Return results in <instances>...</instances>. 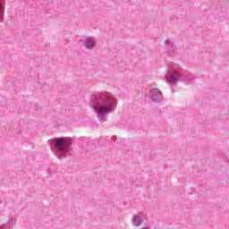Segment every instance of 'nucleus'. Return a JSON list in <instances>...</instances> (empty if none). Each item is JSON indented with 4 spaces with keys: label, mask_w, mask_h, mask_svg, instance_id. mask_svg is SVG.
<instances>
[{
    "label": "nucleus",
    "mask_w": 229,
    "mask_h": 229,
    "mask_svg": "<svg viewBox=\"0 0 229 229\" xmlns=\"http://www.w3.org/2000/svg\"><path fill=\"white\" fill-rule=\"evenodd\" d=\"M4 0H0V22L3 21V15H4Z\"/></svg>",
    "instance_id": "9"
},
{
    "label": "nucleus",
    "mask_w": 229,
    "mask_h": 229,
    "mask_svg": "<svg viewBox=\"0 0 229 229\" xmlns=\"http://www.w3.org/2000/svg\"><path fill=\"white\" fill-rule=\"evenodd\" d=\"M47 144L51 149V151L54 150L53 146L56 151V157L61 160L62 157L63 158H65L72 151V139L70 137H64V138H55L54 140H50L47 141ZM53 144V145H52Z\"/></svg>",
    "instance_id": "2"
},
{
    "label": "nucleus",
    "mask_w": 229,
    "mask_h": 229,
    "mask_svg": "<svg viewBox=\"0 0 229 229\" xmlns=\"http://www.w3.org/2000/svg\"><path fill=\"white\" fill-rule=\"evenodd\" d=\"M111 140H114V142H115V140H117V136H112Z\"/></svg>",
    "instance_id": "11"
},
{
    "label": "nucleus",
    "mask_w": 229,
    "mask_h": 229,
    "mask_svg": "<svg viewBox=\"0 0 229 229\" xmlns=\"http://www.w3.org/2000/svg\"><path fill=\"white\" fill-rule=\"evenodd\" d=\"M165 42L166 44L168 55L170 56H173V55H174V51H176V47L174 46V43L171 41V39H165Z\"/></svg>",
    "instance_id": "5"
},
{
    "label": "nucleus",
    "mask_w": 229,
    "mask_h": 229,
    "mask_svg": "<svg viewBox=\"0 0 229 229\" xmlns=\"http://www.w3.org/2000/svg\"><path fill=\"white\" fill-rule=\"evenodd\" d=\"M150 98L155 103H161L162 99H164V96H162V91L158 89H152Z\"/></svg>",
    "instance_id": "4"
},
{
    "label": "nucleus",
    "mask_w": 229,
    "mask_h": 229,
    "mask_svg": "<svg viewBox=\"0 0 229 229\" xmlns=\"http://www.w3.org/2000/svg\"><path fill=\"white\" fill-rule=\"evenodd\" d=\"M79 140L85 141V140H89V139H87L86 137H81L79 138Z\"/></svg>",
    "instance_id": "10"
},
{
    "label": "nucleus",
    "mask_w": 229,
    "mask_h": 229,
    "mask_svg": "<svg viewBox=\"0 0 229 229\" xmlns=\"http://www.w3.org/2000/svg\"><path fill=\"white\" fill-rule=\"evenodd\" d=\"M132 225H134V226H140V225H142V218L139 215H134L132 217Z\"/></svg>",
    "instance_id": "8"
},
{
    "label": "nucleus",
    "mask_w": 229,
    "mask_h": 229,
    "mask_svg": "<svg viewBox=\"0 0 229 229\" xmlns=\"http://www.w3.org/2000/svg\"><path fill=\"white\" fill-rule=\"evenodd\" d=\"M89 106L98 121H106L108 114L117 108V99L110 92L97 93L91 96Z\"/></svg>",
    "instance_id": "1"
},
{
    "label": "nucleus",
    "mask_w": 229,
    "mask_h": 229,
    "mask_svg": "<svg viewBox=\"0 0 229 229\" xmlns=\"http://www.w3.org/2000/svg\"><path fill=\"white\" fill-rule=\"evenodd\" d=\"M82 44L86 49H94V47H96V41L90 38H87L85 40H82Z\"/></svg>",
    "instance_id": "6"
},
{
    "label": "nucleus",
    "mask_w": 229,
    "mask_h": 229,
    "mask_svg": "<svg viewBox=\"0 0 229 229\" xmlns=\"http://www.w3.org/2000/svg\"><path fill=\"white\" fill-rule=\"evenodd\" d=\"M13 225H15V223L13 222V218H10L7 223L0 226V229H13Z\"/></svg>",
    "instance_id": "7"
},
{
    "label": "nucleus",
    "mask_w": 229,
    "mask_h": 229,
    "mask_svg": "<svg viewBox=\"0 0 229 229\" xmlns=\"http://www.w3.org/2000/svg\"><path fill=\"white\" fill-rule=\"evenodd\" d=\"M166 81L170 83V85H176L178 81L191 83V81H192V79H191L189 75L182 74L180 72L176 70H169Z\"/></svg>",
    "instance_id": "3"
}]
</instances>
